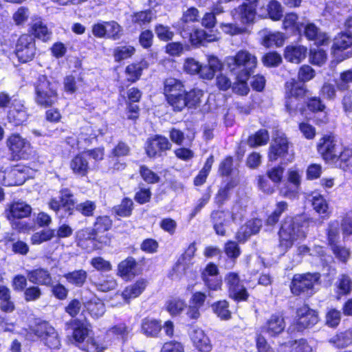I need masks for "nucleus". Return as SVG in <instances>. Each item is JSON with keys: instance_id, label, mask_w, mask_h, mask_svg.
<instances>
[{"instance_id": "nucleus-12", "label": "nucleus", "mask_w": 352, "mask_h": 352, "mask_svg": "<svg viewBox=\"0 0 352 352\" xmlns=\"http://www.w3.org/2000/svg\"><path fill=\"white\" fill-rule=\"evenodd\" d=\"M113 227V220L107 214L97 216L90 228L95 241H98L101 248L110 245L112 236L109 231Z\"/></svg>"}, {"instance_id": "nucleus-4", "label": "nucleus", "mask_w": 352, "mask_h": 352, "mask_svg": "<svg viewBox=\"0 0 352 352\" xmlns=\"http://www.w3.org/2000/svg\"><path fill=\"white\" fill-rule=\"evenodd\" d=\"M285 87V109L290 116H295L299 111L302 114L305 111L300 107L301 102L306 98L309 90L305 84L293 78L286 81Z\"/></svg>"}, {"instance_id": "nucleus-43", "label": "nucleus", "mask_w": 352, "mask_h": 352, "mask_svg": "<svg viewBox=\"0 0 352 352\" xmlns=\"http://www.w3.org/2000/svg\"><path fill=\"white\" fill-rule=\"evenodd\" d=\"M187 305L184 299L177 297L171 296L165 304L166 311L172 316H178L186 308Z\"/></svg>"}, {"instance_id": "nucleus-33", "label": "nucleus", "mask_w": 352, "mask_h": 352, "mask_svg": "<svg viewBox=\"0 0 352 352\" xmlns=\"http://www.w3.org/2000/svg\"><path fill=\"white\" fill-rule=\"evenodd\" d=\"M352 47V35L341 31L333 38V44L331 47L332 55L336 56L338 53L342 52Z\"/></svg>"}, {"instance_id": "nucleus-28", "label": "nucleus", "mask_w": 352, "mask_h": 352, "mask_svg": "<svg viewBox=\"0 0 352 352\" xmlns=\"http://www.w3.org/2000/svg\"><path fill=\"white\" fill-rule=\"evenodd\" d=\"M28 280L38 286H50L52 283V276L47 268L36 267L26 272Z\"/></svg>"}, {"instance_id": "nucleus-57", "label": "nucleus", "mask_w": 352, "mask_h": 352, "mask_svg": "<svg viewBox=\"0 0 352 352\" xmlns=\"http://www.w3.org/2000/svg\"><path fill=\"white\" fill-rule=\"evenodd\" d=\"M135 52L136 50L133 45H121L114 47L112 54L114 61L120 63L122 60L131 58Z\"/></svg>"}, {"instance_id": "nucleus-3", "label": "nucleus", "mask_w": 352, "mask_h": 352, "mask_svg": "<svg viewBox=\"0 0 352 352\" xmlns=\"http://www.w3.org/2000/svg\"><path fill=\"white\" fill-rule=\"evenodd\" d=\"M25 331L28 336L35 338L50 350H58L61 346V338L48 320L35 318Z\"/></svg>"}, {"instance_id": "nucleus-8", "label": "nucleus", "mask_w": 352, "mask_h": 352, "mask_svg": "<svg viewBox=\"0 0 352 352\" xmlns=\"http://www.w3.org/2000/svg\"><path fill=\"white\" fill-rule=\"evenodd\" d=\"M77 201L72 191L67 188L60 190L58 199L52 197L49 200L48 207L58 214L61 210L60 219H68L74 215L76 211Z\"/></svg>"}, {"instance_id": "nucleus-20", "label": "nucleus", "mask_w": 352, "mask_h": 352, "mask_svg": "<svg viewBox=\"0 0 352 352\" xmlns=\"http://www.w3.org/2000/svg\"><path fill=\"white\" fill-rule=\"evenodd\" d=\"M143 269L136 259L131 256H127L120 261L117 267V275L125 280H131L141 275Z\"/></svg>"}, {"instance_id": "nucleus-56", "label": "nucleus", "mask_w": 352, "mask_h": 352, "mask_svg": "<svg viewBox=\"0 0 352 352\" xmlns=\"http://www.w3.org/2000/svg\"><path fill=\"white\" fill-rule=\"evenodd\" d=\"M132 328L129 327L124 322H120L109 327L107 331V335L111 334L118 340H121L123 342L127 341L129 333Z\"/></svg>"}, {"instance_id": "nucleus-60", "label": "nucleus", "mask_w": 352, "mask_h": 352, "mask_svg": "<svg viewBox=\"0 0 352 352\" xmlns=\"http://www.w3.org/2000/svg\"><path fill=\"white\" fill-rule=\"evenodd\" d=\"M256 185L258 188L267 195H272L276 190V185L272 183L265 174L256 176Z\"/></svg>"}, {"instance_id": "nucleus-7", "label": "nucleus", "mask_w": 352, "mask_h": 352, "mask_svg": "<svg viewBox=\"0 0 352 352\" xmlns=\"http://www.w3.org/2000/svg\"><path fill=\"white\" fill-rule=\"evenodd\" d=\"M320 278L318 272L294 274L289 283L291 294L297 297H311L314 294V286Z\"/></svg>"}, {"instance_id": "nucleus-53", "label": "nucleus", "mask_w": 352, "mask_h": 352, "mask_svg": "<svg viewBox=\"0 0 352 352\" xmlns=\"http://www.w3.org/2000/svg\"><path fill=\"white\" fill-rule=\"evenodd\" d=\"M288 210V204L285 201H280L276 203L275 208L267 216L265 223L267 226H274L280 220L282 214Z\"/></svg>"}, {"instance_id": "nucleus-51", "label": "nucleus", "mask_w": 352, "mask_h": 352, "mask_svg": "<svg viewBox=\"0 0 352 352\" xmlns=\"http://www.w3.org/2000/svg\"><path fill=\"white\" fill-rule=\"evenodd\" d=\"M196 251V242L193 241L188 245L184 252L179 256L173 266V270L178 268L181 265L183 266V270H186L191 260L194 258Z\"/></svg>"}, {"instance_id": "nucleus-10", "label": "nucleus", "mask_w": 352, "mask_h": 352, "mask_svg": "<svg viewBox=\"0 0 352 352\" xmlns=\"http://www.w3.org/2000/svg\"><path fill=\"white\" fill-rule=\"evenodd\" d=\"M320 320L319 313L316 309L304 303L296 310L294 320L292 324L294 331L303 333L313 328Z\"/></svg>"}, {"instance_id": "nucleus-14", "label": "nucleus", "mask_w": 352, "mask_h": 352, "mask_svg": "<svg viewBox=\"0 0 352 352\" xmlns=\"http://www.w3.org/2000/svg\"><path fill=\"white\" fill-rule=\"evenodd\" d=\"M144 152L151 159L164 157L172 148V143L166 136L155 134L149 137L144 144Z\"/></svg>"}, {"instance_id": "nucleus-29", "label": "nucleus", "mask_w": 352, "mask_h": 352, "mask_svg": "<svg viewBox=\"0 0 352 352\" xmlns=\"http://www.w3.org/2000/svg\"><path fill=\"white\" fill-rule=\"evenodd\" d=\"M307 47L302 45L290 44L284 49L285 59L289 63L299 64L307 56Z\"/></svg>"}, {"instance_id": "nucleus-42", "label": "nucleus", "mask_w": 352, "mask_h": 352, "mask_svg": "<svg viewBox=\"0 0 352 352\" xmlns=\"http://www.w3.org/2000/svg\"><path fill=\"white\" fill-rule=\"evenodd\" d=\"M34 38H37L43 42H47L52 35V32L48 30L47 26L44 24L42 21H38L33 23L28 30V33Z\"/></svg>"}, {"instance_id": "nucleus-18", "label": "nucleus", "mask_w": 352, "mask_h": 352, "mask_svg": "<svg viewBox=\"0 0 352 352\" xmlns=\"http://www.w3.org/2000/svg\"><path fill=\"white\" fill-rule=\"evenodd\" d=\"M337 139L333 132L323 135L316 145V149L321 158L327 163L334 162L338 153L336 151Z\"/></svg>"}, {"instance_id": "nucleus-36", "label": "nucleus", "mask_w": 352, "mask_h": 352, "mask_svg": "<svg viewBox=\"0 0 352 352\" xmlns=\"http://www.w3.org/2000/svg\"><path fill=\"white\" fill-rule=\"evenodd\" d=\"M208 64L203 65L204 73L200 74V78L210 80L214 78L217 72L222 69L221 60L214 55L208 56Z\"/></svg>"}, {"instance_id": "nucleus-21", "label": "nucleus", "mask_w": 352, "mask_h": 352, "mask_svg": "<svg viewBox=\"0 0 352 352\" xmlns=\"http://www.w3.org/2000/svg\"><path fill=\"white\" fill-rule=\"evenodd\" d=\"M90 228H83L78 230L75 234V243L76 245L87 252L102 250L98 241H95L94 234Z\"/></svg>"}, {"instance_id": "nucleus-25", "label": "nucleus", "mask_w": 352, "mask_h": 352, "mask_svg": "<svg viewBox=\"0 0 352 352\" xmlns=\"http://www.w3.org/2000/svg\"><path fill=\"white\" fill-rule=\"evenodd\" d=\"M303 35L309 41H314L317 46L327 45L329 42V37L327 33L312 22L303 25Z\"/></svg>"}, {"instance_id": "nucleus-47", "label": "nucleus", "mask_w": 352, "mask_h": 352, "mask_svg": "<svg viewBox=\"0 0 352 352\" xmlns=\"http://www.w3.org/2000/svg\"><path fill=\"white\" fill-rule=\"evenodd\" d=\"M15 309L12 300L10 289L4 285H0V310L4 313H11Z\"/></svg>"}, {"instance_id": "nucleus-26", "label": "nucleus", "mask_w": 352, "mask_h": 352, "mask_svg": "<svg viewBox=\"0 0 352 352\" xmlns=\"http://www.w3.org/2000/svg\"><path fill=\"white\" fill-rule=\"evenodd\" d=\"M140 332L148 338H158L161 336L162 323L160 319L146 316L140 323Z\"/></svg>"}, {"instance_id": "nucleus-2", "label": "nucleus", "mask_w": 352, "mask_h": 352, "mask_svg": "<svg viewBox=\"0 0 352 352\" xmlns=\"http://www.w3.org/2000/svg\"><path fill=\"white\" fill-rule=\"evenodd\" d=\"M308 224L309 219L303 214L285 216L278 231L279 246L288 250L296 241L305 239L307 234L304 228Z\"/></svg>"}, {"instance_id": "nucleus-31", "label": "nucleus", "mask_w": 352, "mask_h": 352, "mask_svg": "<svg viewBox=\"0 0 352 352\" xmlns=\"http://www.w3.org/2000/svg\"><path fill=\"white\" fill-rule=\"evenodd\" d=\"M147 67L148 63L144 59L129 64L125 67L124 72L126 76V81L129 85L138 82L142 76L144 69L147 68Z\"/></svg>"}, {"instance_id": "nucleus-49", "label": "nucleus", "mask_w": 352, "mask_h": 352, "mask_svg": "<svg viewBox=\"0 0 352 352\" xmlns=\"http://www.w3.org/2000/svg\"><path fill=\"white\" fill-rule=\"evenodd\" d=\"M85 310L91 317L98 318L102 316L105 311L104 302L98 298H92L84 304Z\"/></svg>"}, {"instance_id": "nucleus-38", "label": "nucleus", "mask_w": 352, "mask_h": 352, "mask_svg": "<svg viewBox=\"0 0 352 352\" xmlns=\"http://www.w3.org/2000/svg\"><path fill=\"white\" fill-rule=\"evenodd\" d=\"M236 186L233 179L228 180L223 186H220L214 195V203L217 207H221L230 199V191Z\"/></svg>"}, {"instance_id": "nucleus-40", "label": "nucleus", "mask_w": 352, "mask_h": 352, "mask_svg": "<svg viewBox=\"0 0 352 352\" xmlns=\"http://www.w3.org/2000/svg\"><path fill=\"white\" fill-rule=\"evenodd\" d=\"M134 210V204L130 197H123L120 203L114 206L112 209V214L115 217L127 218L132 215Z\"/></svg>"}, {"instance_id": "nucleus-48", "label": "nucleus", "mask_w": 352, "mask_h": 352, "mask_svg": "<svg viewBox=\"0 0 352 352\" xmlns=\"http://www.w3.org/2000/svg\"><path fill=\"white\" fill-rule=\"evenodd\" d=\"M146 280L144 278L136 280L123 290L122 296L124 299L129 300L138 297L145 289Z\"/></svg>"}, {"instance_id": "nucleus-58", "label": "nucleus", "mask_w": 352, "mask_h": 352, "mask_svg": "<svg viewBox=\"0 0 352 352\" xmlns=\"http://www.w3.org/2000/svg\"><path fill=\"white\" fill-rule=\"evenodd\" d=\"M213 312L222 320H228L232 318V312L229 309L230 304L226 300H220L211 305Z\"/></svg>"}, {"instance_id": "nucleus-54", "label": "nucleus", "mask_w": 352, "mask_h": 352, "mask_svg": "<svg viewBox=\"0 0 352 352\" xmlns=\"http://www.w3.org/2000/svg\"><path fill=\"white\" fill-rule=\"evenodd\" d=\"M270 140V134L267 129H260L253 135L248 138V144L251 148H256L266 145Z\"/></svg>"}, {"instance_id": "nucleus-62", "label": "nucleus", "mask_w": 352, "mask_h": 352, "mask_svg": "<svg viewBox=\"0 0 352 352\" xmlns=\"http://www.w3.org/2000/svg\"><path fill=\"white\" fill-rule=\"evenodd\" d=\"M154 31L157 38L162 42L171 41L175 36V33L170 28L162 23H157L154 26Z\"/></svg>"}, {"instance_id": "nucleus-22", "label": "nucleus", "mask_w": 352, "mask_h": 352, "mask_svg": "<svg viewBox=\"0 0 352 352\" xmlns=\"http://www.w3.org/2000/svg\"><path fill=\"white\" fill-rule=\"evenodd\" d=\"M69 166L74 175L80 178L87 177L91 170L89 159L85 151L74 155L69 161Z\"/></svg>"}, {"instance_id": "nucleus-27", "label": "nucleus", "mask_w": 352, "mask_h": 352, "mask_svg": "<svg viewBox=\"0 0 352 352\" xmlns=\"http://www.w3.org/2000/svg\"><path fill=\"white\" fill-rule=\"evenodd\" d=\"M1 242L5 247H10L12 252L15 254L26 256L30 252L28 244L18 239L16 234L14 232H6Z\"/></svg>"}, {"instance_id": "nucleus-50", "label": "nucleus", "mask_w": 352, "mask_h": 352, "mask_svg": "<svg viewBox=\"0 0 352 352\" xmlns=\"http://www.w3.org/2000/svg\"><path fill=\"white\" fill-rule=\"evenodd\" d=\"M214 162V157L210 154L206 159L203 168L199 171L198 174L193 179V184L195 186H200L204 185L211 171L212 165Z\"/></svg>"}, {"instance_id": "nucleus-45", "label": "nucleus", "mask_w": 352, "mask_h": 352, "mask_svg": "<svg viewBox=\"0 0 352 352\" xmlns=\"http://www.w3.org/2000/svg\"><path fill=\"white\" fill-rule=\"evenodd\" d=\"M335 162L338 163V167L343 171L352 174V149L344 146L338 153Z\"/></svg>"}, {"instance_id": "nucleus-23", "label": "nucleus", "mask_w": 352, "mask_h": 352, "mask_svg": "<svg viewBox=\"0 0 352 352\" xmlns=\"http://www.w3.org/2000/svg\"><path fill=\"white\" fill-rule=\"evenodd\" d=\"M32 212L30 205L23 201H14L5 210L6 219L14 222L16 220L30 217Z\"/></svg>"}, {"instance_id": "nucleus-52", "label": "nucleus", "mask_w": 352, "mask_h": 352, "mask_svg": "<svg viewBox=\"0 0 352 352\" xmlns=\"http://www.w3.org/2000/svg\"><path fill=\"white\" fill-rule=\"evenodd\" d=\"M311 204L316 212L320 214L322 219H327L330 217L331 211L329 208L327 200L322 195L318 194L313 196Z\"/></svg>"}, {"instance_id": "nucleus-63", "label": "nucleus", "mask_w": 352, "mask_h": 352, "mask_svg": "<svg viewBox=\"0 0 352 352\" xmlns=\"http://www.w3.org/2000/svg\"><path fill=\"white\" fill-rule=\"evenodd\" d=\"M287 37L284 33L280 32H276L270 33L264 37L263 42L266 47H270L276 46L277 47H282Z\"/></svg>"}, {"instance_id": "nucleus-35", "label": "nucleus", "mask_w": 352, "mask_h": 352, "mask_svg": "<svg viewBox=\"0 0 352 352\" xmlns=\"http://www.w3.org/2000/svg\"><path fill=\"white\" fill-rule=\"evenodd\" d=\"M283 29L289 31L292 35L302 36L303 23L298 21V16L295 12H289L283 20Z\"/></svg>"}, {"instance_id": "nucleus-32", "label": "nucleus", "mask_w": 352, "mask_h": 352, "mask_svg": "<svg viewBox=\"0 0 352 352\" xmlns=\"http://www.w3.org/2000/svg\"><path fill=\"white\" fill-rule=\"evenodd\" d=\"M258 0H245L239 7V14L244 24L253 23L256 15Z\"/></svg>"}, {"instance_id": "nucleus-6", "label": "nucleus", "mask_w": 352, "mask_h": 352, "mask_svg": "<svg viewBox=\"0 0 352 352\" xmlns=\"http://www.w3.org/2000/svg\"><path fill=\"white\" fill-rule=\"evenodd\" d=\"M35 103L42 108H50L58 100L56 85L46 75H39L34 84Z\"/></svg>"}, {"instance_id": "nucleus-15", "label": "nucleus", "mask_w": 352, "mask_h": 352, "mask_svg": "<svg viewBox=\"0 0 352 352\" xmlns=\"http://www.w3.org/2000/svg\"><path fill=\"white\" fill-rule=\"evenodd\" d=\"M14 54L20 63H27L32 60L36 54L35 40L29 34H22L18 38Z\"/></svg>"}, {"instance_id": "nucleus-37", "label": "nucleus", "mask_w": 352, "mask_h": 352, "mask_svg": "<svg viewBox=\"0 0 352 352\" xmlns=\"http://www.w3.org/2000/svg\"><path fill=\"white\" fill-rule=\"evenodd\" d=\"M234 158L230 155H226L219 163L217 174L220 177H231L236 172L238 168L234 166Z\"/></svg>"}, {"instance_id": "nucleus-16", "label": "nucleus", "mask_w": 352, "mask_h": 352, "mask_svg": "<svg viewBox=\"0 0 352 352\" xmlns=\"http://www.w3.org/2000/svg\"><path fill=\"white\" fill-rule=\"evenodd\" d=\"M225 282L230 298L232 299L236 302H246L248 300L250 294L247 289L241 285L238 273L231 272L226 274Z\"/></svg>"}, {"instance_id": "nucleus-46", "label": "nucleus", "mask_w": 352, "mask_h": 352, "mask_svg": "<svg viewBox=\"0 0 352 352\" xmlns=\"http://www.w3.org/2000/svg\"><path fill=\"white\" fill-rule=\"evenodd\" d=\"M170 142L174 143L177 146H182L184 144V140H187V145L191 146L195 138V132H193L192 135H186L185 136L184 133L179 129L172 127L168 131Z\"/></svg>"}, {"instance_id": "nucleus-11", "label": "nucleus", "mask_w": 352, "mask_h": 352, "mask_svg": "<svg viewBox=\"0 0 352 352\" xmlns=\"http://www.w3.org/2000/svg\"><path fill=\"white\" fill-rule=\"evenodd\" d=\"M290 146L291 142L285 134L274 136L267 149L268 162L280 161L281 164H286L289 157Z\"/></svg>"}, {"instance_id": "nucleus-24", "label": "nucleus", "mask_w": 352, "mask_h": 352, "mask_svg": "<svg viewBox=\"0 0 352 352\" xmlns=\"http://www.w3.org/2000/svg\"><path fill=\"white\" fill-rule=\"evenodd\" d=\"M28 118V109L25 105L21 101L14 100L7 113L8 122L14 126H19L26 122Z\"/></svg>"}, {"instance_id": "nucleus-55", "label": "nucleus", "mask_w": 352, "mask_h": 352, "mask_svg": "<svg viewBox=\"0 0 352 352\" xmlns=\"http://www.w3.org/2000/svg\"><path fill=\"white\" fill-rule=\"evenodd\" d=\"M329 342L338 349L345 348L352 344V331L347 329L337 333L329 340Z\"/></svg>"}, {"instance_id": "nucleus-5", "label": "nucleus", "mask_w": 352, "mask_h": 352, "mask_svg": "<svg viewBox=\"0 0 352 352\" xmlns=\"http://www.w3.org/2000/svg\"><path fill=\"white\" fill-rule=\"evenodd\" d=\"M231 74L241 77H250L257 66L256 57L246 50H240L234 55L225 60Z\"/></svg>"}, {"instance_id": "nucleus-17", "label": "nucleus", "mask_w": 352, "mask_h": 352, "mask_svg": "<svg viewBox=\"0 0 352 352\" xmlns=\"http://www.w3.org/2000/svg\"><path fill=\"white\" fill-rule=\"evenodd\" d=\"M200 277L208 294L210 292L221 290L223 280L219 275V270L216 263L213 262L207 263L201 270Z\"/></svg>"}, {"instance_id": "nucleus-13", "label": "nucleus", "mask_w": 352, "mask_h": 352, "mask_svg": "<svg viewBox=\"0 0 352 352\" xmlns=\"http://www.w3.org/2000/svg\"><path fill=\"white\" fill-rule=\"evenodd\" d=\"M6 143L10 152L11 161H19L28 157L31 144L26 138H23L19 133L10 134Z\"/></svg>"}, {"instance_id": "nucleus-1", "label": "nucleus", "mask_w": 352, "mask_h": 352, "mask_svg": "<svg viewBox=\"0 0 352 352\" xmlns=\"http://www.w3.org/2000/svg\"><path fill=\"white\" fill-rule=\"evenodd\" d=\"M162 90L167 106L175 113L186 109H197L200 107L204 94V91L197 87L187 89L182 80L173 77L164 80Z\"/></svg>"}, {"instance_id": "nucleus-19", "label": "nucleus", "mask_w": 352, "mask_h": 352, "mask_svg": "<svg viewBox=\"0 0 352 352\" xmlns=\"http://www.w3.org/2000/svg\"><path fill=\"white\" fill-rule=\"evenodd\" d=\"M285 325L283 314L274 313L261 327V333H265L270 338H276L284 331Z\"/></svg>"}, {"instance_id": "nucleus-34", "label": "nucleus", "mask_w": 352, "mask_h": 352, "mask_svg": "<svg viewBox=\"0 0 352 352\" xmlns=\"http://www.w3.org/2000/svg\"><path fill=\"white\" fill-rule=\"evenodd\" d=\"M67 324L72 329V338L77 343H82L89 335L87 324L78 318L71 319Z\"/></svg>"}, {"instance_id": "nucleus-44", "label": "nucleus", "mask_w": 352, "mask_h": 352, "mask_svg": "<svg viewBox=\"0 0 352 352\" xmlns=\"http://www.w3.org/2000/svg\"><path fill=\"white\" fill-rule=\"evenodd\" d=\"M210 219L215 232L220 236L226 234L224 225L226 220V211L225 210H214L210 213Z\"/></svg>"}, {"instance_id": "nucleus-41", "label": "nucleus", "mask_w": 352, "mask_h": 352, "mask_svg": "<svg viewBox=\"0 0 352 352\" xmlns=\"http://www.w3.org/2000/svg\"><path fill=\"white\" fill-rule=\"evenodd\" d=\"M63 277L69 284L76 287H82L87 283L88 273L83 269H79L64 274Z\"/></svg>"}, {"instance_id": "nucleus-39", "label": "nucleus", "mask_w": 352, "mask_h": 352, "mask_svg": "<svg viewBox=\"0 0 352 352\" xmlns=\"http://www.w3.org/2000/svg\"><path fill=\"white\" fill-rule=\"evenodd\" d=\"M194 346L199 352H210L212 345L209 338L201 330H195L191 337Z\"/></svg>"}, {"instance_id": "nucleus-61", "label": "nucleus", "mask_w": 352, "mask_h": 352, "mask_svg": "<svg viewBox=\"0 0 352 352\" xmlns=\"http://www.w3.org/2000/svg\"><path fill=\"white\" fill-rule=\"evenodd\" d=\"M54 238V229H43L34 232L30 237V242L32 245H40L43 243L50 241Z\"/></svg>"}, {"instance_id": "nucleus-64", "label": "nucleus", "mask_w": 352, "mask_h": 352, "mask_svg": "<svg viewBox=\"0 0 352 352\" xmlns=\"http://www.w3.org/2000/svg\"><path fill=\"white\" fill-rule=\"evenodd\" d=\"M305 107L312 113L324 112L327 108L325 104L320 96H311L307 98Z\"/></svg>"}, {"instance_id": "nucleus-59", "label": "nucleus", "mask_w": 352, "mask_h": 352, "mask_svg": "<svg viewBox=\"0 0 352 352\" xmlns=\"http://www.w3.org/2000/svg\"><path fill=\"white\" fill-rule=\"evenodd\" d=\"M183 70L187 74L198 75L199 78L200 74L204 73L203 65L192 57L186 58L184 60Z\"/></svg>"}, {"instance_id": "nucleus-9", "label": "nucleus", "mask_w": 352, "mask_h": 352, "mask_svg": "<svg viewBox=\"0 0 352 352\" xmlns=\"http://www.w3.org/2000/svg\"><path fill=\"white\" fill-rule=\"evenodd\" d=\"M327 245L336 258L346 263L350 256V252L345 246L340 244V222L333 220L328 223L325 230Z\"/></svg>"}, {"instance_id": "nucleus-30", "label": "nucleus", "mask_w": 352, "mask_h": 352, "mask_svg": "<svg viewBox=\"0 0 352 352\" xmlns=\"http://www.w3.org/2000/svg\"><path fill=\"white\" fill-rule=\"evenodd\" d=\"M188 41L191 46L195 48L206 45L208 43L217 41L213 34H210L200 28H193L188 34Z\"/></svg>"}]
</instances>
